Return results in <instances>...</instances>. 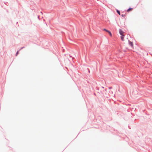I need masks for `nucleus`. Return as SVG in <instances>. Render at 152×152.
Segmentation results:
<instances>
[{
    "instance_id": "6",
    "label": "nucleus",
    "mask_w": 152,
    "mask_h": 152,
    "mask_svg": "<svg viewBox=\"0 0 152 152\" xmlns=\"http://www.w3.org/2000/svg\"><path fill=\"white\" fill-rule=\"evenodd\" d=\"M108 33H109V34H110V36L111 37H112V34L110 32V31H109V32H108Z\"/></svg>"
},
{
    "instance_id": "7",
    "label": "nucleus",
    "mask_w": 152,
    "mask_h": 152,
    "mask_svg": "<svg viewBox=\"0 0 152 152\" xmlns=\"http://www.w3.org/2000/svg\"><path fill=\"white\" fill-rule=\"evenodd\" d=\"M103 30H104V31H106L107 32H109V31H108V30H107L106 29H105V28H104V29H103Z\"/></svg>"
},
{
    "instance_id": "4",
    "label": "nucleus",
    "mask_w": 152,
    "mask_h": 152,
    "mask_svg": "<svg viewBox=\"0 0 152 152\" xmlns=\"http://www.w3.org/2000/svg\"><path fill=\"white\" fill-rule=\"evenodd\" d=\"M124 36H121V39L122 40V41L124 40Z\"/></svg>"
},
{
    "instance_id": "8",
    "label": "nucleus",
    "mask_w": 152,
    "mask_h": 152,
    "mask_svg": "<svg viewBox=\"0 0 152 152\" xmlns=\"http://www.w3.org/2000/svg\"><path fill=\"white\" fill-rule=\"evenodd\" d=\"M121 16L122 17H125V14H122L121 15Z\"/></svg>"
},
{
    "instance_id": "9",
    "label": "nucleus",
    "mask_w": 152,
    "mask_h": 152,
    "mask_svg": "<svg viewBox=\"0 0 152 152\" xmlns=\"http://www.w3.org/2000/svg\"><path fill=\"white\" fill-rule=\"evenodd\" d=\"M18 51H17V52L16 53V55L17 56L18 54Z\"/></svg>"
},
{
    "instance_id": "3",
    "label": "nucleus",
    "mask_w": 152,
    "mask_h": 152,
    "mask_svg": "<svg viewBox=\"0 0 152 152\" xmlns=\"http://www.w3.org/2000/svg\"><path fill=\"white\" fill-rule=\"evenodd\" d=\"M129 44L132 47H133V43L132 42H129Z\"/></svg>"
},
{
    "instance_id": "2",
    "label": "nucleus",
    "mask_w": 152,
    "mask_h": 152,
    "mask_svg": "<svg viewBox=\"0 0 152 152\" xmlns=\"http://www.w3.org/2000/svg\"><path fill=\"white\" fill-rule=\"evenodd\" d=\"M133 9L132 8H129L127 10V11L128 12H129L130 11H131Z\"/></svg>"
},
{
    "instance_id": "1",
    "label": "nucleus",
    "mask_w": 152,
    "mask_h": 152,
    "mask_svg": "<svg viewBox=\"0 0 152 152\" xmlns=\"http://www.w3.org/2000/svg\"><path fill=\"white\" fill-rule=\"evenodd\" d=\"M119 32L120 34L123 36H125V35H124V32L121 29H120L119 30Z\"/></svg>"
},
{
    "instance_id": "5",
    "label": "nucleus",
    "mask_w": 152,
    "mask_h": 152,
    "mask_svg": "<svg viewBox=\"0 0 152 152\" xmlns=\"http://www.w3.org/2000/svg\"><path fill=\"white\" fill-rule=\"evenodd\" d=\"M117 12L118 13L119 15H120V12L118 10H117Z\"/></svg>"
}]
</instances>
